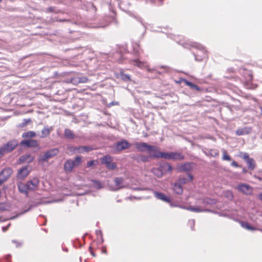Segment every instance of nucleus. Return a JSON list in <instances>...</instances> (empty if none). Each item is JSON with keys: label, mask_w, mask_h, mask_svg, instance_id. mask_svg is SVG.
<instances>
[{"label": "nucleus", "mask_w": 262, "mask_h": 262, "mask_svg": "<svg viewBox=\"0 0 262 262\" xmlns=\"http://www.w3.org/2000/svg\"><path fill=\"white\" fill-rule=\"evenodd\" d=\"M82 163L80 156H77L74 159H69L66 161L64 164V170L67 173L73 171L74 168L79 166Z\"/></svg>", "instance_id": "obj_1"}, {"label": "nucleus", "mask_w": 262, "mask_h": 262, "mask_svg": "<svg viewBox=\"0 0 262 262\" xmlns=\"http://www.w3.org/2000/svg\"><path fill=\"white\" fill-rule=\"evenodd\" d=\"M135 145L137 149L140 151H147L150 157L151 153H154V152L157 151L158 149V147L148 145L144 142L136 143Z\"/></svg>", "instance_id": "obj_2"}, {"label": "nucleus", "mask_w": 262, "mask_h": 262, "mask_svg": "<svg viewBox=\"0 0 262 262\" xmlns=\"http://www.w3.org/2000/svg\"><path fill=\"white\" fill-rule=\"evenodd\" d=\"M17 141L16 140H12L9 142L7 144L0 148V156H2L6 153L11 152L17 145Z\"/></svg>", "instance_id": "obj_3"}, {"label": "nucleus", "mask_w": 262, "mask_h": 262, "mask_svg": "<svg viewBox=\"0 0 262 262\" xmlns=\"http://www.w3.org/2000/svg\"><path fill=\"white\" fill-rule=\"evenodd\" d=\"M59 150L58 148H53L50 149L46 152L43 155L39 157V161L41 162H46L49 159L54 157L58 154Z\"/></svg>", "instance_id": "obj_4"}, {"label": "nucleus", "mask_w": 262, "mask_h": 262, "mask_svg": "<svg viewBox=\"0 0 262 262\" xmlns=\"http://www.w3.org/2000/svg\"><path fill=\"white\" fill-rule=\"evenodd\" d=\"M28 188L29 191H34L38 189L39 180L37 178H33L27 182Z\"/></svg>", "instance_id": "obj_5"}, {"label": "nucleus", "mask_w": 262, "mask_h": 262, "mask_svg": "<svg viewBox=\"0 0 262 262\" xmlns=\"http://www.w3.org/2000/svg\"><path fill=\"white\" fill-rule=\"evenodd\" d=\"M12 170L11 168H6L0 172V185H2L11 175Z\"/></svg>", "instance_id": "obj_6"}, {"label": "nucleus", "mask_w": 262, "mask_h": 262, "mask_svg": "<svg viewBox=\"0 0 262 262\" xmlns=\"http://www.w3.org/2000/svg\"><path fill=\"white\" fill-rule=\"evenodd\" d=\"M236 189L242 193L249 195L252 193V188L246 184H241L236 187Z\"/></svg>", "instance_id": "obj_7"}, {"label": "nucleus", "mask_w": 262, "mask_h": 262, "mask_svg": "<svg viewBox=\"0 0 262 262\" xmlns=\"http://www.w3.org/2000/svg\"><path fill=\"white\" fill-rule=\"evenodd\" d=\"M130 144L125 140H122L117 142L116 144V148L118 151H121L129 148Z\"/></svg>", "instance_id": "obj_8"}, {"label": "nucleus", "mask_w": 262, "mask_h": 262, "mask_svg": "<svg viewBox=\"0 0 262 262\" xmlns=\"http://www.w3.org/2000/svg\"><path fill=\"white\" fill-rule=\"evenodd\" d=\"M124 180L122 178H115L114 179L115 186L111 187L112 190L116 191L124 187L123 184Z\"/></svg>", "instance_id": "obj_9"}, {"label": "nucleus", "mask_w": 262, "mask_h": 262, "mask_svg": "<svg viewBox=\"0 0 262 262\" xmlns=\"http://www.w3.org/2000/svg\"><path fill=\"white\" fill-rule=\"evenodd\" d=\"M30 170L28 166H25L20 169L17 173V177L20 179H24L29 173Z\"/></svg>", "instance_id": "obj_10"}, {"label": "nucleus", "mask_w": 262, "mask_h": 262, "mask_svg": "<svg viewBox=\"0 0 262 262\" xmlns=\"http://www.w3.org/2000/svg\"><path fill=\"white\" fill-rule=\"evenodd\" d=\"M169 152H161L159 151V149L156 152L151 153V157L157 158H163L169 160Z\"/></svg>", "instance_id": "obj_11"}, {"label": "nucleus", "mask_w": 262, "mask_h": 262, "mask_svg": "<svg viewBox=\"0 0 262 262\" xmlns=\"http://www.w3.org/2000/svg\"><path fill=\"white\" fill-rule=\"evenodd\" d=\"M21 145H25L28 147H35L38 145V142L36 140H24L20 143Z\"/></svg>", "instance_id": "obj_12"}, {"label": "nucleus", "mask_w": 262, "mask_h": 262, "mask_svg": "<svg viewBox=\"0 0 262 262\" xmlns=\"http://www.w3.org/2000/svg\"><path fill=\"white\" fill-rule=\"evenodd\" d=\"M169 155V160H181L184 159V156L178 152H170Z\"/></svg>", "instance_id": "obj_13"}, {"label": "nucleus", "mask_w": 262, "mask_h": 262, "mask_svg": "<svg viewBox=\"0 0 262 262\" xmlns=\"http://www.w3.org/2000/svg\"><path fill=\"white\" fill-rule=\"evenodd\" d=\"M69 149L71 151L77 152V153H83L84 151H87L89 150V148L86 146H79L78 147H69Z\"/></svg>", "instance_id": "obj_14"}, {"label": "nucleus", "mask_w": 262, "mask_h": 262, "mask_svg": "<svg viewBox=\"0 0 262 262\" xmlns=\"http://www.w3.org/2000/svg\"><path fill=\"white\" fill-rule=\"evenodd\" d=\"M154 194L155 196L159 200H162L165 202H169V199L163 193L154 191Z\"/></svg>", "instance_id": "obj_15"}, {"label": "nucleus", "mask_w": 262, "mask_h": 262, "mask_svg": "<svg viewBox=\"0 0 262 262\" xmlns=\"http://www.w3.org/2000/svg\"><path fill=\"white\" fill-rule=\"evenodd\" d=\"M17 185L19 191L20 192L25 193L26 195L28 194L29 189L28 188L27 183L24 184L23 183H19Z\"/></svg>", "instance_id": "obj_16"}, {"label": "nucleus", "mask_w": 262, "mask_h": 262, "mask_svg": "<svg viewBox=\"0 0 262 262\" xmlns=\"http://www.w3.org/2000/svg\"><path fill=\"white\" fill-rule=\"evenodd\" d=\"M34 159L33 157L29 154H26L20 157L19 160L21 162L30 163Z\"/></svg>", "instance_id": "obj_17"}, {"label": "nucleus", "mask_w": 262, "mask_h": 262, "mask_svg": "<svg viewBox=\"0 0 262 262\" xmlns=\"http://www.w3.org/2000/svg\"><path fill=\"white\" fill-rule=\"evenodd\" d=\"M192 169L191 165L190 163H185L183 165H181L179 167V171H189Z\"/></svg>", "instance_id": "obj_18"}, {"label": "nucleus", "mask_w": 262, "mask_h": 262, "mask_svg": "<svg viewBox=\"0 0 262 262\" xmlns=\"http://www.w3.org/2000/svg\"><path fill=\"white\" fill-rule=\"evenodd\" d=\"M173 189L174 191L178 194H181L183 192V188L182 187V185H180V184L178 183L177 182H176L174 184Z\"/></svg>", "instance_id": "obj_19"}, {"label": "nucleus", "mask_w": 262, "mask_h": 262, "mask_svg": "<svg viewBox=\"0 0 262 262\" xmlns=\"http://www.w3.org/2000/svg\"><path fill=\"white\" fill-rule=\"evenodd\" d=\"M241 225L242 227L248 230H255L256 229L255 228L251 227L249 224L246 222H240Z\"/></svg>", "instance_id": "obj_20"}, {"label": "nucleus", "mask_w": 262, "mask_h": 262, "mask_svg": "<svg viewBox=\"0 0 262 262\" xmlns=\"http://www.w3.org/2000/svg\"><path fill=\"white\" fill-rule=\"evenodd\" d=\"M52 129V128H49L47 127L43 128V129L41 130V135L40 137L42 138L47 137L48 136L50 135V133Z\"/></svg>", "instance_id": "obj_21"}, {"label": "nucleus", "mask_w": 262, "mask_h": 262, "mask_svg": "<svg viewBox=\"0 0 262 262\" xmlns=\"http://www.w3.org/2000/svg\"><path fill=\"white\" fill-rule=\"evenodd\" d=\"M250 132V128H248L246 127V128H241V129H239L237 130L236 134L239 136L243 135L248 134Z\"/></svg>", "instance_id": "obj_22"}, {"label": "nucleus", "mask_w": 262, "mask_h": 262, "mask_svg": "<svg viewBox=\"0 0 262 262\" xmlns=\"http://www.w3.org/2000/svg\"><path fill=\"white\" fill-rule=\"evenodd\" d=\"M134 64L140 68H145L147 67L146 63L144 62H141L139 61L138 59H135L133 61Z\"/></svg>", "instance_id": "obj_23"}, {"label": "nucleus", "mask_w": 262, "mask_h": 262, "mask_svg": "<svg viewBox=\"0 0 262 262\" xmlns=\"http://www.w3.org/2000/svg\"><path fill=\"white\" fill-rule=\"evenodd\" d=\"M36 135V133L33 131H29L24 133L22 135L23 138H31L34 137Z\"/></svg>", "instance_id": "obj_24"}, {"label": "nucleus", "mask_w": 262, "mask_h": 262, "mask_svg": "<svg viewBox=\"0 0 262 262\" xmlns=\"http://www.w3.org/2000/svg\"><path fill=\"white\" fill-rule=\"evenodd\" d=\"M111 162H112V158L109 156H105L101 159L102 163L105 164L106 166Z\"/></svg>", "instance_id": "obj_25"}, {"label": "nucleus", "mask_w": 262, "mask_h": 262, "mask_svg": "<svg viewBox=\"0 0 262 262\" xmlns=\"http://www.w3.org/2000/svg\"><path fill=\"white\" fill-rule=\"evenodd\" d=\"M151 171L155 175L158 177H161L163 174L162 170L159 168H153Z\"/></svg>", "instance_id": "obj_26"}, {"label": "nucleus", "mask_w": 262, "mask_h": 262, "mask_svg": "<svg viewBox=\"0 0 262 262\" xmlns=\"http://www.w3.org/2000/svg\"><path fill=\"white\" fill-rule=\"evenodd\" d=\"M161 168L163 170L167 172H171L172 170V166L168 163L163 164V165L161 166Z\"/></svg>", "instance_id": "obj_27"}, {"label": "nucleus", "mask_w": 262, "mask_h": 262, "mask_svg": "<svg viewBox=\"0 0 262 262\" xmlns=\"http://www.w3.org/2000/svg\"><path fill=\"white\" fill-rule=\"evenodd\" d=\"M64 135L67 138L69 139H73L74 138V135L73 133L71 130L69 129H66L65 130Z\"/></svg>", "instance_id": "obj_28"}, {"label": "nucleus", "mask_w": 262, "mask_h": 262, "mask_svg": "<svg viewBox=\"0 0 262 262\" xmlns=\"http://www.w3.org/2000/svg\"><path fill=\"white\" fill-rule=\"evenodd\" d=\"M186 209L189 210L191 211L195 212H199L204 211V210L201 209L199 207H193L191 206L189 208H187Z\"/></svg>", "instance_id": "obj_29"}, {"label": "nucleus", "mask_w": 262, "mask_h": 262, "mask_svg": "<svg viewBox=\"0 0 262 262\" xmlns=\"http://www.w3.org/2000/svg\"><path fill=\"white\" fill-rule=\"evenodd\" d=\"M246 162L250 169H253L255 168V162L252 159H250Z\"/></svg>", "instance_id": "obj_30"}, {"label": "nucleus", "mask_w": 262, "mask_h": 262, "mask_svg": "<svg viewBox=\"0 0 262 262\" xmlns=\"http://www.w3.org/2000/svg\"><path fill=\"white\" fill-rule=\"evenodd\" d=\"M93 186L97 189H100L102 187L101 184L100 182L96 180H92Z\"/></svg>", "instance_id": "obj_31"}, {"label": "nucleus", "mask_w": 262, "mask_h": 262, "mask_svg": "<svg viewBox=\"0 0 262 262\" xmlns=\"http://www.w3.org/2000/svg\"><path fill=\"white\" fill-rule=\"evenodd\" d=\"M10 206L7 203H0V211H3L9 209Z\"/></svg>", "instance_id": "obj_32"}, {"label": "nucleus", "mask_w": 262, "mask_h": 262, "mask_svg": "<svg viewBox=\"0 0 262 262\" xmlns=\"http://www.w3.org/2000/svg\"><path fill=\"white\" fill-rule=\"evenodd\" d=\"M120 78L124 81H129L130 80V76L128 75L125 74L123 73H120Z\"/></svg>", "instance_id": "obj_33"}, {"label": "nucleus", "mask_w": 262, "mask_h": 262, "mask_svg": "<svg viewBox=\"0 0 262 262\" xmlns=\"http://www.w3.org/2000/svg\"><path fill=\"white\" fill-rule=\"evenodd\" d=\"M224 195L229 200H232L233 198L232 192L230 190H227L224 192Z\"/></svg>", "instance_id": "obj_34"}, {"label": "nucleus", "mask_w": 262, "mask_h": 262, "mask_svg": "<svg viewBox=\"0 0 262 262\" xmlns=\"http://www.w3.org/2000/svg\"><path fill=\"white\" fill-rule=\"evenodd\" d=\"M185 83H186V85L189 86L191 88L195 89L198 91H199L200 90V88L197 85L193 84L192 82L185 80Z\"/></svg>", "instance_id": "obj_35"}, {"label": "nucleus", "mask_w": 262, "mask_h": 262, "mask_svg": "<svg viewBox=\"0 0 262 262\" xmlns=\"http://www.w3.org/2000/svg\"><path fill=\"white\" fill-rule=\"evenodd\" d=\"M188 180L185 178H180L177 182L178 183L180 184L181 185L186 184L188 183Z\"/></svg>", "instance_id": "obj_36"}, {"label": "nucleus", "mask_w": 262, "mask_h": 262, "mask_svg": "<svg viewBox=\"0 0 262 262\" xmlns=\"http://www.w3.org/2000/svg\"><path fill=\"white\" fill-rule=\"evenodd\" d=\"M79 81H80L79 77H74V78H72L70 80V82L75 85H77V84L80 83Z\"/></svg>", "instance_id": "obj_37"}, {"label": "nucleus", "mask_w": 262, "mask_h": 262, "mask_svg": "<svg viewBox=\"0 0 262 262\" xmlns=\"http://www.w3.org/2000/svg\"><path fill=\"white\" fill-rule=\"evenodd\" d=\"M223 160L227 161H230L231 160L230 157L227 155L225 150H223Z\"/></svg>", "instance_id": "obj_38"}, {"label": "nucleus", "mask_w": 262, "mask_h": 262, "mask_svg": "<svg viewBox=\"0 0 262 262\" xmlns=\"http://www.w3.org/2000/svg\"><path fill=\"white\" fill-rule=\"evenodd\" d=\"M42 203H33L30 206V207L28 209H26L25 210V211H24L22 213H21L20 214H24L25 213L27 212V211H28L29 210H30L32 207H35L37 205H38V204H41Z\"/></svg>", "instance_id": "obj_39"}, {"label": "nucleus", "mask_w": 262, "mask_h": 262, "mask_svg": "<svg viewBox=\"0 0 262 262\" xmlns=\"http://www.w3.org/2000/svg\"><path fill=\"white\" fill-rule=\"evenodd\" d=\"M106 167L110 169H114L116 168V165L115 163L111 162V163L106 165Z\"/></svg>", "instance_id": "obj_40"}, {"label": "nucleus", "mask_w": 262, "mask_h": 262, "mask_svg": "<svg viewBox=\"0 0 262 262\" xmlns=\"http://www.w3.org/2000/svg\"><path fill=\"white\" fill-rule=\"evenodd\" d=\"M97 163V161H94V160L89 161L87 163V166L88 167H90L95 165Z\"/></svg>", "instance_id": "obj_41"}, {"label": "nucleus", "mask_w": 262, "mask_h": 262, "mask_svg": "<svg viewBox=\"0 0 262 262\" xmlns=\"http://www.w3.org/2000/svg\"><path fill=\"white\" fill-rule=\"evenodd\" d=\"M80 83H86L88 81V79L85 77H79Z\"/></svg>", "instance_id": "obj_42"}, {"label": "nucleus", "mask_w": 262, "mask_h": 262, "mask_svg": "<svg viewBox=\"0 0 262 262\" xmlns=\"http://www.w3.org/2000/svg\"><path fill=\"white\" fill-rule=\"evenodd\" d=\"M243 158L246 161H248V160H249L250 158H249V155L247 153H244L243 156Z\"/></svg>", "instance_id": "obj_43"}, {"label": "nucleus", "mask_w": 262, "mask_h": 262, "mask_svg": "<svg viewBox=\"0 0 262 262\" xmlns=\"http://www.w3.org/2000/svg\"><path fill=\"white\" fill-rule=\"evenodd\" d=\"M10 226V224H9V225H8V226H7V227H3L2 228V230H3V231L4 232L8 230V228L9 227V226Z\"/></svg>", "instance_id": "obj_44"}, {"label": "nucleus", "mask_w": 262, "mask_h": 262, "mask_svg": "<svg viewBox=\"0 0 262 262\" xmlns=\"http://www.w3.org/2000/svg\"><path fill=\"white\" fill-rule=\"evenodd\" d=\"M231 165L233 166H234V167H238L239 166L238 164L235 161H233L231 163Z\"/></svg>", "instance_id": "obj_45"}, {"label": "nucleus", "mask_w": 262, "mask_h": 262, "mask_svg": "<svg viewBox=\"0 0 262 262\" xmlns=\"http://www.w3.org/2000/svg\"><path fill=\"white\" fill-rule=\"evenodd\" d=\"M147 157H141V160L143 161H146L147 160Z\"/></svg>", "instance_id": "obj_46"}, {"label": "nucleus", "mask_w": 262, "mask_h": 262, "mask_svg": "<svg viewBox=\"0 0 262 262\" xmlns=\"http://www.w3.org/2000/svg\"><path fill=\"white\" fill-rule=\"evenodd\" d=\"M188 176V177L189 178L190 181H192L193 178V176L191 174H189Z\"/></svg>", "instance_id": "obj_47"}, {"label": "nucleus", "mask_w": 262, "mask_h": 262, "mask_svg": "<svg viewBox=\"0 0 262 262\" xmlns=\"http://www.w3.org/2000/svg\"><path fill=\"white\" fill-rule=\"evenodd\" d=\"M259 199H260V200H261V201H262V193H260V194H259Z\"/></svg>", "instance_id": "obj_48"}, {"label": "nucleus", "mask_w": 262, "mask_h": 262, "mask_svg": "<svg viewBox=\"0 0 262 262\" xmlns=\"http://www.w3.org/2000/svg\"><path fill=\"white\" fill-rule=\"evenodd\" d=\"M48 10H49V11H50V12H52V11H53V8H51H51H49L48 9Z\"/></svg>", "instance_id": "obj_49"}, {"label": "nucleus", "mask_w": 262, "mask_h": 262, "mask_svg": "<svg viewBox=\"0 0 262 262\" xmlns=\"http://www.w3.org/2000/svg\"><path fill=\"white\" fill-rule=\"evenodd\" d=\"M243 171L244 173H246L247 172V170L245 168H243Z\"/></svg>", "instance_id": "obj_50"}, {"label": "nucleus", "mask_w": 262, "mask_h": 262, "mask_svg": "<svg viewBox=\"0 0 262 262\" xmlns=\"http://www.w3.org/2000/svg\"><path fill=\"white\" fill-rule=\"evenodd\" d=\"M26 123H28V122H30V121H31V120H30V119H28V120H26Z\"/></svg>", "instance_id": "obj_51"}, {"label": "nucleus", "mask_w": 262, "mask_h": 262, "mask_svg": "<svg viewBox=\"0 0 262 262\" xmlns=\"http://www.w3.org/2000/svg\"><path fill=\"white\" fill-rule=\"evenodd\" d=\"M190 222L193 225L194 223V221L193 220H192L190 221Z\"/></svg>", "instance_id": "obj_52"}, {"label": "nucleus", "mask_w": 262, "mask_h": 262, "mask_svg": "<svg viewBox=\"0 0 262 262\" xmlns=\"http://www.w3.org/2000/svg\"><path fill=\"white\" fill-rule=\"evenodd\" d=\"M16 217V216H13V217H11V218H10V219H11H11H15Z\"/></svg>", "instance_id": "obj_53"}, {"label": "nucleus", "mask_w": 262, "mask_h": 262, "mask_svg": "<svg viewBox=\"0 0 262 262\" xmlns=\"http://www.w3.org/2000/svg\"><path fill=\"white\" fill-rule=\"evenodd\" d=\"M99 233H100L101 234V231H97V234H98Z\"/></svg>", "instance_id": "obj_54"}, {"label": "nucleus", "mask_w": 262, "mask_h": 262, "mask_svg": "<svg viewBox=\"0 0 262 262\" xmlns=\"http://www.w3.org/2000/svg\"><path fill=\"white\" fill-rule=\"evenodd\" d=\"M103 253H106V250H103Z\"/></svg>", "instance_id": "obj_55"}, {"label": "nucleus", "mask_w": 262, "mask_h": 262, "mask_svg": "<svg viewBox=\"0 0 262 262\" xmlns=\"http://www.w3.org/2000/svg\"><path fill=\"white\" fill-rule=\"evenodd\" d=\"M12 242L14 243H16V242L15 241H13Z\"/></svg>", "instance_id": "obj_56"}, {"label": "nucleus", "mask_w": 262, "mask_h": 262, "mask_svg": "<svg viewBox=\"0 0 262 262\" xmlns=\"http://www.w3.org/2000/svg\"><path fill=\"white\" fill-rule=\"evenodd\" d=\"M182 208L185 209V207H182ZM186 208H185V209H186Z\"/></svg>", "instance_id": "obj_57"}, {"label": "nucleus", "mask_w": 262, "mask_h": 262, "mask_svg": "<svg viewBox=\"0 0 262 262\" xmlns=\"http://www.w3.org/2000/svg\"><path fill=\"white\" fill-rule=\"evenodd\" d=\"M182 208L185 209V207H182ZM186 208H185V209H186Z\"/></svg>", "instance_id": "obj_58"}, {"label": "nucleus", "mask_w": 262, "mask_h": 262, "mask_svg": "<svg viewBox=\"0 0 262 262\" xmlns=\"http://www.w3.org/2000/svg\"><path fill=\"white\" fill-rule=\"evenodd\" d=\"M2 1V0H0V2Z\"/></svg>", "instance_id": "obj_59"}]
</instances>
